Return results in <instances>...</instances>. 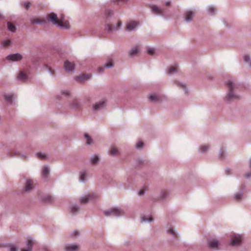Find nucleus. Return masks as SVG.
<instances>
[{"instance_id":"f8f14e48","label":"nucleus","mask_w":251,"mask_h":251,"mask_svg":"<svg viewBox=\"0 0 251 251\" xmlns=\"http://www.w3.org/2000/svg\"><path fill=\"white\" fill-rule=\"evenodd\" d=\"M32 24H44L46 23V20L44 19L38 18H34L31 19Z\"/></svg>"},{"instance_id":"39448f33","label":"nucleus","mask_w":251,"mask_h":251,"mask_svg":"<svg viewBox=\"0 0 251 251\" xmlns=\"http://www.w3.org/2000/svg\"><path fill=\"white\" fill-rule=\"evenodd\" d=\"M150 8L152 11V12L156 15H163L164 13L163 9H162L160 7L155 5H151L150 6Z\"/></svg>"},{"instance_id":"a19ab883","label":"nucleus","mask_w":251,"mask_h":251,"mask_svg":"<svg viewBox=\"0 0 251 251\" xmlns=\"http://www.w3.org/2000/svg\"><path fill=\"white\" fill-rule=\"evenodd\" d=\"M242 195L239 193L235 194V198L237 201H239L241 199Z\"/></svg>"},{"instance_id":"6e6d98bb","label":"nucleus","mask_w":251,"mask_h":251,"mask_svg":"<svg viewBox=\"0 0 251 251\" xmlns=\"http://www.w3.org/2000/svg\"><path fill=\"white\" fill-rule=\"evenodd\" d=\"M165 5L167 6H169L170 5V2L168 1L165 3Z\"/></svg>"},{"instance_id":"dca6fc26","label":"nucleus","mask_w":251,"mask_h":251,"mask_svg":"<svg viewBox=\"0 0 251 251\" xmlns=\"http://www.w3.org/2000/svg\"><path fill=\"white\" fill-rule=\"evenodd\" d=\"M194 16V13L192 11H187L185 13V20L187 22L191 21Z\"/></svg>"},{"instance_id":"1a4fd4ad","label":"nucleus","mask_w":251,"mask_h":251,"mask_svg":"<svg viewBox=\"0 0 251 251\" xmlns=\"http://www.w3.org/2000/svg\"><path fill=\"white\" fill-rule=\"evenodd\" d=\"M22 58V56L19 53L10 54L7 56V59L12 61H19Z\"/></svg>"},{"instance_id":"6e6552de","label":"nucleus","mask_w":251,"mask_h":251,"mask_svg":"<svg viewBox=\"0 0 251 251\" xmlns=\"http://www.w3.org/2000/svg\"><path fill=\"white\" fill-rule=\"evenodd\" d=\"M138 23L136 21H130L126 26V30L131 31L133 30L138 25Z\"/></svg>"},{"instance_id":"cd10ccee","label":"nucleus","mask_w":251,"mask_h":251,"mask_svg":"<svg viewBox=\"0 0 251 251\" xmlns=\"http://www.w3.org/2000/svg\"><path fill=\"white\" fill-rule=\"evenodd\" d=\"M4 98L6 101L11 102L12 100L13 96L12 95H6L4 96Z\"/></svg>"},{"instance_id":"c85d7f7f","label":"nucleus","mask_w":251,"mask_h":251,"mask_svg":"<svg viewBox=\"0 0 251 251\" xmlns=\"http://www.w3.org/2000/svg\"><path fill=\"white\" fill-rule=\"evenodd\" d=\"M10 44V40H6L5 41H3L2 42V45L3 47H8Z\"/></svg>"},{"instance_id":"4d7b16f0","label":"nucleus","mask_w":251,"mask_h":251,"mask_svg":"<svg viewBox=\"0 0 251 251\" xmlns=\"http://www.w3.org/2000/svg\"><path fill=\"white\" fill-rule=\"evenodd\" d=\"M50 72L52 73V74H53L54 73V72L53 71L51 70V69L50 68Z\"/></svg>"},{"instance_id":"ea45409f","label":"nucleus","mask_w":251,"mask_h":251,"mask_svg":"<svg viewBox=\"0 0 251 251\" xmlns=\"http://www.w3.org/2000/svg\"><path fill=\"white\" fill-rule=\"evenodd\" d=\"M208 147L207 146H205V145L204 146H202L201 148V151L202 152H204V151H205L208 149Z\"/></svg>"},{"instance_id":"ddd939ff","label":"nucleus","mask_w":251,"mask_h":251,"mask_svg":"<svg viewBox=\"0 0 251 251\" xmlns=\"http://www.w3.org/2000/svg\"><path fill=\"white\" fill-rule=\"evenodd\" d=\"M209 246L210 248H215L218 247L219 245L218 241L216 239L210 240L208 242Z\"/></svg>"},{"instance_id":"5701e85b","label":"nucleus","mask_w":251,"mask_h":251,"mask_svg":"<svg viewBox=\"0 0 251 251\" xmlns=\"http://www.w3.org/2000/svg\"><path fill=\"white\" fill-rule=\"evenodd\" d=\"M7 26L8 29L12 31V32H15L16 31V27L14 25H13L12 23L10 22L7 23Z\"/></svg>"},{"instance_id":"37998d69","label":"nucleus","mask_w":251,"mask_h":251,"mask_svg":"<svg viewBox=\"0 0 251 251\" xmlns=\"http://www.w3.org/2000/svg\"><path fill=\"white\" fill-rule=\"evenodd\" d=\"M30 6V3L29 2H25L24 3V7L26 9H28Z\"/></svg>"},{"instance_id":"7c9ffc66","label":"nucleus","mask_w":251,"mask_h":251,"mask_svg":"<svg viewBox=\"0 0 251 251\" xmlns=\"http://www.w3.org/2000/svg\"><path fill=\"white\" fill-rule=\"evenodd\" d=\"M168 195V192L166 190L162 191L161 192V198L163 199L165 198Z\"/></svg>"},{"instance_id":"bf43d9fd","label":"nucleus","mask_w":251,"mask_h":251,"mask_svg":"<svg viewBox=\"0 0 251 251\" xmlns=\"http://www.w3.org/2000/svg\"><path fill=\"white\" fill-rule=\"evenodd\" d=\"M1 18V16L0 15V19Z\"/></svg>"},{"instance_id":"c03bdc74","label":"nucleus","mask_w":251,"mask_h":251,"mask_svg":"<svg viewBox=\"0 0 251 251\" xmlns=\"http://www.w3.org/2000/svg\"><path fill=\"white\" fill-rule=\"evenodd\" d=\"M244 58L246 62H249L250 59V56L248 55H245Z\"/></svg>"},{"instance_id":"9d476101","label":"nucleus","mask_w":251,"mask_h":251,"mask_svg":"<svg viewBox=\"0 0 251 251\" xmlns=\"http://www.w3.org/2000/svg\"><path fill=\"white\" fill-rule=\"evenodd\" d=\"M34 187L33 181L32 180L28 179L26 180L25 191L28 192L30 191Z\"/></svg>"},{"instance_id":"aec40b11","label":"nucleus","mask_w":251,"mask_h":251,"mask_svg":"<svg viewBox=\"0 0 251 251\" xmlns=\"http://www.w3.org/2000/svg\"><path fill=\"white\" fill-rule=\"evenodd\" d=\"M109 153L111 155H116L119 153V151L115 147H112L109 151Z\"/></svg>"},{"instance_id":"4c0bfd02","label":"nucleus","mask_w":251,"mask_h":251,"mask_svg":"<svg viewBox=\"0 0 251 251\" xmlns=\"http://www.w3.org/2000/svg\"><path fill=\"white\" fill-rule=\"evenodd\" d=\"M143 146V143L142 141H139L136 144V148L138 149L141 148Z\"/></svg>"},{"instance_id":"2f4dec72","label":"nucleus","mask_w":251,"mask_h":251,"mask_svg":"<svg viewBox=\"0 0 251 251\" xmlns=\"http://www.w3.org/2000/svg\"><path fill=\"white\" fill-rule=\"evenodd\" d=\"M215 10V8L213 6H210L208 9V12L211 14H214Z\"/></svg>"},{"instance_id":"c756f323","label":"nucleus","mask_w":251,"mask_h":251,"mask_svg":"<svg viewBox=\"0 0 251 251\" xmlns=\"http://www.w3.org/2000/svg\"><path fill=\"white\" fill-rule=\"evenodd\" d=\"M99 161V157L97 155H95L93 158L91 159V163L93 164H96Z\"/></svg>"},{"instance_id":"8fccbe9b","label":"nucleus","mask_w":251,"mask_h":251,"mask_svg":"<svg viewBox=\"0 0 251 251\" xmlns=\"http://www.w3.org/2000/svg\"><path fill=\"white\" fill-rule=\"evenodd\" d=\"M16 248L14 247H11L9 248V251H16Z\"/></svg>"},{"instance_id":"b1692460","label":"nucleus","mask_w":251,"mask_h":251,"mask_svg":"<svg viewBox=\"0 0 251 251\" xmlns=\"http://www.w3.org/2000/svg\"><path fill=\"white\" fill-rule=\"evenodd\" d=\"M49 172H50L49 169L47 167H44V168L43 169L42 173H43V175L45 177H47L48 176Z\"/></svg>"},{"instance_id":"412c9836","label":"nucleus","mask_w":251,"mask_h":251,"mask_svg":"<svg viewBox=\"0 0 251 251\" xmlns=\"http://www.w3.org/2000/svg\"><path fill=\"white\" fill-rule=\"evenodd\" d=\"M105 102L104 101H100L99 102L96 103L94 106V109L95 110H98L100 108L102 107L104 105Z\"/></svg>"},{"instance_id":"e433bc0d","label":"nucleus","mask_w":251,"mask_h":251,"mask_svg":"<svg viewBox=\"0 0 251 251\" xmlns=\"http://www.w3.org/2000/svg\"><path fill=\"white\" fill-rule=\"evenodd\" d=\"M148 53L150 55H153L154 53V50L153 48H150L148 50Z\"/></svg>"},{"instance_id":"f257e3e1","label":"nucleus","mask_w":251,"mask_h":251,"mask_svg":"<svg viewBox=\"0 0 251 251\" xmlns=\"http://www.w3.org/2000/svg\"><path fill=\"white\" fill-rule=\"evenodd\" d=\"M47 19L51 22L54 25H57L58 26L65 28H69L70 27L69 23L68 21H64L63 18L58 20L57 15L51 13L49 14L47 16Z\"/></svg>"},{"instance_id":"a878e982","label":"nucleus","mask_w":251,"mask_h":251,"mask_svg":"<svg viewBox=\"0 0 251 251\" xmlns=\"http://www.w3.org/2000/svg\"><path fill=\"white\" fill-rule=\"evenodd\" d=\"M177 70V67L176 66L171 67L168 70V73L169 74H172L175 72H176Z\"/></svg>"},{"instance_id":"c9c22d12","label":"nucleus","mask_w":251,"mask_h":251,"mask_svg":"<svg viewBox=\"0 0 251 251\" xmlns=\"http://www.w3.org/2000/svg\"><path fill=\"white\" fill-rule=\"evenodd\" d=\"M78 210V208L76 206H74L73 207H72V209H71V212L72 213H75V212H77Z\"/></svg>"},{"instance_id":"79ce46f5","label":"nucleus","mask_w":251,"mask_h":251,"mask_svg":"<svg viewBox=\"0 0 251 251\" xmlns=\"http://www.w3.org/2000/svg\"><path fill=\"white\" fill-rule=\"evenodd\" d=\"M169 232L172 234L175 237H176V233L172 228L170 229Z\"/></svg>"},{"instance_id":"0eeeda50","label":"nucleus","mask_w":251,"mask_h":251,"mask_svg":"<svg viewBox=\"0 0 251 251\" xmlns=\"http://www.w3.org/2000/svg\"><path fill=\"white\" fill-rule=\"evenodd\" d=\"M64 68L67 72H73L75 68V64L69 61H66L64 62Z\"/></svg>"},{"instance_id":"7ed1b4c3","label":"nucleus","mask_w":251,"mask_h":251,"mask_svg":"<svg viewBox=\"0 0 251 251\" xmlns=\"http://www.w3.org/2000/svg\"><path fill=\"white\" fill-rule=\"evenodd\" d=\"M104 214L107 216L110 215L118 216L122 215L123 214V211L119 209L114 208L110 210L104 211Z\"/></svg>"},{"instance_id":"f03ea898","label":"nucleus","mask_w":251,"mask_h":251,"mask_svg":"<svg viewBox=\"0 0 251 251\" xmlns=\"http://www.w3.org/2000/svg\"><path fill=\"white\" fill-rule=\"evenodd\" d=\"M227 86L229 89V92L226 97L227 99L230 100L238 99L239 97L234 93V90L238 89V85L229 81L227 83Z\"/></svg>"},{"instance_id":"6ab92c4d","label":"nucleus","mask_w":251,"mask_h":251,"mask_svg":"<svg viewBox=\"0 0 251 251\" xmlns=\"http://www.w3.org/2000/svg\"><path fill=\"white\" fill-rule=\"evenodd\" d=\"M139 50V47H136L131 49L129 52V55L131 56L136 55Z\"/></svg>"},{"instance_id":"bb28decb","label":"nucleus","mask_w":251,"mask_h":251,"mask_svg":"<svg viewBox=\"0 0 251 251\" xmlns=\"http://www.w3.org/2000/svg\"><path fill=\"white\" fill-rule=\"evenodd\" d=\"M85 137L86 138V140H87V141H86L87 144L88 145L91 144V143L92 142V139L89 136V135L88 134L86 133L85 134Z\"/></svg>"},{"instance_id":"f3484780","label":"nucleus","mask_w":251,"mask_h":251,"mask_svg":"<svg viewBox=\"0 0 251 251\" xmlns=\"http://www.w3.org/2000/svg\"><path fill=\"white\" fill-rule=\"evenodd\" d=\"M18 78L19 80L25 82L27 80V77L26 75L25 74H24L23 72H21L18 75Z\"/></svg>"},{"instance_id":"49530a36","label":"nucleus","mask_w":251,"mask_h":251,"mask_svg":"<svg viewBox=\"0 0 251 251\" xmlns=\"http://www.w3.org/2000/svg\"><path fill=\"white\" fill-rule=\"evenodd\" d=\"M126 0H115V1L117 2L118 3H125Z\"/></svg>"},{"instance_id":"3c124183","label":"nucleus","mask_w":251,"mask_h":251,"mask_svg":"<svg viewBox=\"0 0 251 251\" xmlns=\"http://www.w3.org/2000/svg\"><path fill=\"white\" fill-rule=\"evenodd\" d=\"M144 190H143V189H141L139 192V195H142L143 194H144Z\"/></svg>"},{"instance_id":"5fc2aeb1","label":"nucleus","mask_w":251,"mask_h":251,"mask_svg":"<svg viewBox=\"0 0 251 251\" xmlns=\"http://www.w3.org/2000/svg\"><path fill=\"white\" fill-rule=\"evenodd\" d=\"M73 234L75 236L77 235L78 234V232L77 231H75Z\"/></svg>"},{"instance_id":"a18cd8bd","label":"nucleus","mask_w":251,"mask_h":251,"mask_svg":"<svg viewBox=\"0 0 251 251\" xmlns=\"http://www.w3.org/2000/svg\"><path fill=\"white\" fill-rule=\"evenodd\" d=\"M113 66V64H112V62L110 61L109 62H108L105 65V67H107V68H109V67H111Z\"/></svg>"},{"instance_id":"a211bd4d","label":"nucleus","mask_w":251,"mask_h":251,"mask_svg":"<svg viewBox=\"0 0 251 251\" xmlns=\"http://www.w3.org/2000/svg\"><path fill=\"white\" fill-rule=\"evenodd\" d=\"M121 25V22L119 21L117 24V27L115 28V27H113L111 25L107 24L105 27V29L107 30L108 32L112 31L114 29H117L118 27L120 26Z\"/></svg>"},{"instance_id":"423d86ee","label":"nucleus","mask_w":251,"mask_h":251,"mask_svg":"<svg viewBox=\"0 0 251 251\" xmlns=\"http://www.w3.org/2000/svg\"><path fill=\"white\" fill-rule=\"evenodd\" d=\"M242 241V238L240 235H235L231 239V245L232 246H236L239 245Z\"/></svg>"},{"instance_id":"f704fd0d","label":"nucleus","mask_w":251,"mask_h":251,"mask_svg":"<svg viewBox=\"0 0 251 251\" xmlns=\"http://www.w3.org/2000/svg\"><path fill=\"white\" fill-rule=\"evenodd\" d=\"M86 175V174L85 172H83V173H81V175L80 176V179L81 181H84L85 180Z\"/></svg>"},{"instance_id":"603ef678","label":"nucleus","mask_w":251,"mask_h":251,"mask_svg":"<svg viewBox=\"0 0 251 251\" xmlns=\"http://www.w3.org/2000/svg\"><path fill=\"white\" fill-rule=\"evenodd\" d=\"M103 69H104V68H103V67H100V68H99V72H102V71H103Z\"/></svg>"},{"instance_id":"58836bf2","label":"nucleus","mask_w":251,"mask_h":251,"mask_svg":"<svg viewBox=\"0 0 251 251\" xmlns=\"http://www.w3.org/2000/svg\"><path fill=\"white\" fill-rule=\"evenodd\" d=\"M142 220L144 222L148 221V222H151L153 220V218L152 217H150L149 218H147L145 217L142 218Z\"/></svg>"},{"instance_id":"473e14b6","label":"nucleus","mask_w":251,"mask_h":251,"mask_svg":"<svg viewBox=\"0 0 251 251\" xmlns=\"http://www.w3.org/2000/svg\"><path fill=\"white\" fill-rule=\"evenodd\" d=\"M36 155L39 159H43L45 158L46 155L41 153L38 152L36 153Z\"/></svg>"},{"instance_id":"2eb2a0df","label":"nucleus","mask_w":251,"mask_h":251,"mask_svg":"<svg viewBox=\"0 0 251 251\" xmlns=\"http://www.w3.org/2000/svg\"><path fill=\"white\" fill-rule=\"evenodd\" d=\"M78 247L76 245H69L66 247V251H75L77 250Z\"/></svg>"},{"instance_id":"09e8293b","label":"nucleus","mask_w":251,"mask_h":251,"mask_svg":"<svg viewBox=\"0 0 251 251\" xmlns=\"http://www.w3.org/2000/svg\"><path fill=\"white\" fill-rule=\"evenodd\" d=\"M62 93L66 96L69 95V92L68 91H63Z\"/></svg>"},{"instance_id":"4be33fe9","label":"nucleus","mask_w":251,"mask_h":251,"mask_svg":"<svg viewBox=\"0 0 251 251\" xmlns=\"http://www.w3.org/2000/svg\"><path fill=\"white\" fill-rule=\"evenodd\" d=\"M150 100L151 101H158L160 100L159 97L156 95H152L149 97Z\"/></svg>"},{"instance_id":"9b49d317","label":"nucleus","mask_w":251,"mask_h":251,"mask_svg":"<svg viewBox=\"0 0 251 251\" xmlns=\"http://www.w3.org/2000/svg\"><path fill=\"white\" fill-rule=\"evenodd\" d=\"M91 75L89 74H83L81 75L78 76L76 77V80L77 81L82 82L90 78Z\"/></svg>"},{"instance_id":"864d4df0","label":"nucleus","mask_w":251,"mask_h":251,"mask_svg":"<svg viewBox=\"0 0 251 251\" xmlns=\"http://www.w3.org/2000/svg\"><path fill=\"white\" fill-rule=\"evenodd\" d=\"M223 156H224V151H221V152L220 153V157H222Z\"/></svg>"},{"instance_id":"13d9d810","label":"nucleus","mask_w":251,"mask_h":251,"mask_svg":"<svg viewBox=\"0 0 251 251\" xmlns=\"http://www.w3.org/2000/svg\"><path fill=\"white\" fill-rule=\"evenodd\" d=\"M45 251H50L48 249H45Z\"/></svg>"},{"instance_id":"4468645a","label":"nucleus","mask_w":251,"mask_h":251,"mask_svg":"<svg viewBox=\"0 0 251 251\" xmlns=\"http://www.w3.org/2000/svg\"><path fill=\"white\" fill-rule=\"evenodd\" d=\"M33 241L31 239H28L27 243V248L25 249H22L21 251H31L33 245Z\"/></svg>"},{"instance_id":"20e7f679","label":"nucleus","mask_w":251,"mask_h":251,"mask_svg":"<svg viewBox=\"0 0 251 251\" xmlns=\"http://www.w3.org/2000/svg\"><path fill=\"white\" fill-rule=\"evenodd\" d=\"M97 197V195L94 193H90L89 195L86 196L84 197L81 198L80 201L82 204H85L87 203L89 200L95 199Z\"/></svg>"},{"instance_id":"de8ad7c7","label":"nucleus","mask_w":251,"mask_h":251,"mask_svg":"<svg viewBox=\"0 0 251 251\" xmlns=\"http://www.w3.org/2000/svg\"><path fill=\"white\" fill-rule=\"evenodd\" d=\"M250 169H251V171H250V173L247 174V177H249L251 176V161H250Z\"/></svg>"},{"instance_id":"72a5a7b5","label":"nucleus","mask_w":251,"mask_h":251,"mask_svg":"<svg viewBox=\"0 0 251 251\" xmlns=\"http://www.w3.org/2000/svg\"><path fill=\"white\" fill-rule=\"evenodd\" d=\"M176 85L180 88L183 89L185 91V93H187V91L186 90V86L185 85H183L179 82H177Z\"/></svg>"},{"instance_id":"393cba45","label":"nucleus","mask_w":251,"mask_h":251,"mask_svg":"<svg viewBox=\"0 0 251 251\" xmlns=\"http://www.w3.org/2000/svg\"><path fill=\"white\" fill-rule=\"evenodd\" d=\"M44 201L46 202H51L53 201V198L51 196L47 195L44 197Z\"/></svg>"}]
</instances>
